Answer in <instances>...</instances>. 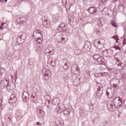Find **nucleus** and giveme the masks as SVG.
<instances>
[{
  "instance_id": "obj_53",
  "label": "nucleus",
  "mask_w": 126,
  "mask_h": 126,
  "mask_svg": "<svg viewBox=\"0 0 126 126\" xmlns=\"http://www.w3.org/2000/svg\"><path fill=\"white\" fill-rule=\"evenodd\" d=\"M2 105V99H0V107H1Z\"/></svg>"
},
{
  "instance_id": "obj_30",
  "label": "nucleus",
  "mask_w": 126,
  "mask_h": 126,
  "mask_svg": "<svg viewBox=\"0 0 126 126\" xmlns=\"http://www.w3.org/2000/svg\"><path fill=\"white\" fill-rule=\"evenodd\" d=\"M125 9V6L123 4H119L118 6V9L120 11H123L124 9Z\"/></svg>"
},
{
  "instance_id": "obj_34",
  "label": "nucleus",
  "mask_w": 126,
  "mask_h": 126,
  "mask_svg": "<svg viewBox=\"0 0 126 126\" xmlns=\"http://www.w3.org/2000/svg\"><path fill=\"white\" fill-rule=\"evenodd\" d=\"M32 37L35 39H37V38H38V34L36 31L32 33Z\"/></svg>"
},
{
  "instance_id": "obj_21",
  "label": "nucleus",
  "mask_w": 126,
  "mask_h": 126,
  "mask_svg": "<svg viewBox=\"0 0 126 126\" xmlns=\"http://www.w3.org/2000/svg\"><path fill=\"white\" fill-rule=\"evenodd\" d=\"M35 41L38 44L41 45L42 42H43V36L41 37H37V38H35Z\"/></svg>"
},
{
  "instance_id": "obj_25",
  "label": "nucleus",
  "mask_w": 126,
  "mask_h": 126,
  "mask_svg": "<svg viewBox=\"0 0 126 126\" xmlns=\"http://www.w3.org/2000/svg\"><path fill=\"white\" fill-rule=\"evenodd\" d=\"M53 103L54 105H59L60 104V99L58 98H55L53 100Z\"/></svg>"
},
{
  "instance_id": "obj_56",
  "label": "nucleus",
  "mask_w": 126,
  "mask_h": 126,
  "mask_svg": "<svg viewBox=\"0 0 126 126\" xmlns=\"http://www.w3.org/2000/svg\"><path fill=\"white\" fill-rule=\"evenodd\" d=\"M98 74V73H95L94 74V76L95 77H99V75Z\"/></svg>"
},
{
  "instance_id": "obj_2",
  "label": "nucleus",
  "mask_w": 126,
  "mask_h": 126,
  "mask_svg": "<svg viewBox=\"0 0 126 126\" xmlns=\"http://www.w3.org/2000/svg\"><path fill=\"white\" fill-rule=\"evenodd\" d=\"M122 104H123L122 98L117 96L114 98L113 102L111 101V100L107 101V107L109 111L113 112L115 110V108L119 109L122 106Z\"/></svg>"
},
{
  "instance_id": "obj_35",
  "label": "nucleus",
  "mask_w": 126,
  "mask_h": 126,
  "mask_svg": "<svg viewBox=\"0 0 126 126\" xmlns=\"http://www.w3.org/2000/svg\"><path fill=\"white\" fill-rule=\"evenodd\" d=\"M75 55H76L77 56H78L80 55V53H81V51H80L79 49H76L75 50Z\"/></svg>"
},
{
  "instance_id": "obj_33",
  "label": "nucleus",
  "mask_w": 126,
  "mask_h": 126,
  "mask_svg": "<svg viewBox=\"0 0 126 126\" xmlns=\"http://www.w3.org/2000/svg\"><path fill=\"white\" fill-rule=\"evenodd\" d=\"M63 112V109L62 107H59V109L57 110V112L58 114H62Z\"/></svg>"
},
{
  "instance_id": "obj_23",
  "label": "nucleus",
  "mask_w": 126,
  "mask_h": 126,
  "mask_svg": "<svg viewBox=\"0 0 126 126\" xmlns=\"http://www.w3.org/2000/svg\"><path fill=\"white\" fill-rule=\"evenodd\" d=\"M79 81H80V79L79 78H76L73 82V84L75 85V86H77L78 84H79Z\"/></svg>"
},
{
  "instance_id": "obj_16",
  "label": "nucleus",
  "mask_w": 126,
  "mask_h": 126,
  "mask_svg": "<svg viewBox=\"0 0 126 126\" xmlns=\"http://www.w3.org/2000/svg\"><path fill=\"white\" fill-rule=\"evenodd\" d=\"M6 89L8 91H11V90H14L15 89V84L13 82H11L10 85H8L6 87Z\"/></svg>"
},
{
  "instance_id": "obj_47",
  "label": "nucleus",
  "mask_w": 126,
  "mask_h": 126,
  "mask_svg": "<svg viewBox=\"0 0 126 126\" xmlns=\"http://www.w3.org/2000/svg\"><path fill=\"white\" fill-rule=\"evenodd\" d=\"M113 38L115 40H116V42H118V40H119V37H118V36H116V35L114 36H113Z\"/></svg>"
},
{
  "instance_id": "obj_61",
  "label": "nucleus",
  "mask_w": 126,
  "mask_h": 126,
  "mask_svg": "<svg viewBox=\"0 0 126 126\" xmlns=\"http://www.w3.org/2000/svg\"><path fill=\"white\" fill-rule=\"evenodd\" d=\"M4 1V0H0V2H3Z\"/></svg>"
},
{
  "instance_id": "obj_3",
  "label": "nucleus",
  "mask_w": 126,
  "mask_h": 126,
  "mask_svg": "<svg viewBox=\"0 0 126 126\" xmlns=\"http://www.w3.org/2000/svg\"><path fill=\"white\" fill-rule=\"evenodd\" d=\"M26 22H27V18L26 17H21L17 18L16 22L15 23V25L16 28H18V27L21 26V25H25Z\"/></svg>"
},
{
  "instance_id": "obj_41",
  "label": "nucleus",
  "mask_w": 126,
  "mask_h": 126,
  "mask_svg": "<svg viewBox=\"0 0 126 126\" xmlns=\"http://www.w3.org/2000/svg\"><path fill=\"white\" fill-rule=\"evenodd\" d=\"M51 65L55 66L56 65V61L52 60Z\"/></svg>"
},
{
  "instance_id": "obj_20",
  "label": "nucleus",
  "mask_w": 126,
  "mask_h": 126,
  "mask_svg": "<svg viewBox=\"0 0 126 126\" xmlns=\"http://www.w3.org/2000/svg\"><path fill=\"white\" fill-rule=\"evenodd\" d=\"M70 112V110L68 109V108H64L63 109V114L66 117V118H68L69 117V113Z\"/></svg>"
},
{
  "instance_id": "obj_51",
  "label": "nucleus",
  "mask_w": 126,
  "mask_h": 126,
  "mask_svg": "<svg viewBox=\"0 0 126 126\" xmlns=\"http://www.w3.org/2000/svg\"><path fill=\"white\" fill-rule=\"evenodd\" d=\"M115 49V50H120V47H116V46H114V47L113 48V49Z\"/></svg>"
},
{
  "instance_id": "obj_18",
  "label": "nucleus",
  "mask_w": 126,
  "mask_h": 126,
  "mask_svg": "<svg viewBox=\"0 0 126 126\" xmlns=\"http://www.w3.org/2000/svg\"><path fill=\"white\" fill-rule=\"evenodd\" d=\"M88 12L91 13V14H94V15H96L97 14V9L95 8L94 7H90L88 10Z\"/></svg>"
},
{
  "instance_id": "obj_1",
  "label": "nucleus",
  "mask_w": 126,
  "mask_h": 126,
  "mask_svg": "<svg viewBox=\"0 0 126 126\" xmlns=\"http://www.w3.org/2000/svg\"><path fill=\"white\" fill-rule=\"evenodd\" d=\"M110 83H113V85H112L111 88H108L106 91V95L108 98H112L113 96H114V94L118 89V84H120V80L118 78H114L110 80Z\"/></svg>"
},
{
  "instance_id": "obj_8",
  "label": "nucleus",
  "mask_w": 126,
  "mask_h": 126,
  "mask_svg": "<svg viewBox=\"0 0 126 126\" xmlns=\"http://www.w3.org/2000/svg\"><path fill=\"white\" fill-rule=\"evenodd\" d=\"M90 42H87L84 45L82 52V53H88V52H90Z\"/></svg>"
},
{
  "instance_id": "obj_62",
  "label": "nucleus",
  "mask_w": 126,
  "mask_h": 126,
  "mask_svg": "<svg viewBox=\"0 0 126 126\" xmlns=\"http://www.w3.org/2000/svg\"><path fill=\"white\" fill-rule=\"evenodd\" d=\"M4 23H1V26H3Z\"/></svg>"
},
{
  "instance_id": "obj_12",
  "label": "nucleus",
  "mask_w": 126,
  "mask_h": 126,
  "mask_svg": "<svg viewBox=\"0 0 126 126\" xmlns=\"http://www.w3.org/2000/svg\"><path fill=\"white\" fill-rule=\"evenodd\" d=\"M42 25L44 27H49L51 25V20L44 17V19L42 20Z\"/></svg>"
},
{
  "instance_id": "obj_6",
  "label": "nucleus",
  "mask_w": 126,
  "mask_h": 126,
  "mask_svg": "<svg viewBox=\"0 0 126 126\" xmlns=\"http://www.w3.org/2000/svg\"><path fill=\"white\" fill-rule=\"evenodd\" d=\"M37 113H38V117L39 119H40V120H42V121H44L45 120V111H44V110L43 109L42 107H39L37 108Z\"/></svg>"
},
{
  "instance_id": "obj_46",
  "label": "nucleus",
  "mask_w": 126,
  "mask_h": 126,
  "mask_svg": "<svg viewBox=\"0 0 126 126\" xmlns=\"http://www.w3.org/2000/svg\"><path fill=\"white\" fill-rule=\"evenodd\" d=\"M52 59H48V61H47V63L48 64H52Z\"/></svg>"
},
{
  "instance_id": "obj_40",
  "label": "nucleus",
  "mask_w": 126,
  "mask_h": 126,
  "mask_svg": "<svg viewBox=\"0 0 126 126\" xmlns=\"http://www.w3.org/2000/svg\"><path fill=\"white\" fill-rule=\"evenodd\" d=\"M111 25H112V26H113V27H115V28H116L117 27V23L116 22H115V21H112L111 22Z\"/></svg>"
},
{
  "instance_id": "obj_60",
  "label": "nucleus",
  "mask_w": 126,
  "mask_h": 126,
  "mask_svg": "<svg viewBox=\"0 0 126 126\" xmlns=\"http://www.w3.org/2000/svg\"><path fill=\"white\" fill-rule=\"evenodd\" d=\"M0 29H1L2 30H3V28H2V26H0Z\"/></svg>"
},
{
  "instance_id": "obj_28",
  "label": "nucleus",
  "mask_w": 126,
  "mask_h": 126,
  "mask_svg": "<svg viewBox=\"0 0 126 126\" xmlns=\"http://www.w3.org/2000/svg\"><path fill=\"white\" fill-rule=\"evenodd\" d=\"M17 42L18 43V44H22L24 43V40H23V39H21V38L19 36L17 38Z\"/></svg>"
},
{
  "instance_id": "obj_43",
  "label": "nucleus",
  "mask_w": 126,
  "mask_h": 126,
  "mask_svg": "<svg viewBox=\"0 0 126 126\" xmlns=\"http://www.w3.org/2000/svg\"><path fill=\"white\" fill-rule=\"evenodd\" d=\"M35 32H36V33H37V35L38 34H40L41 37H43V34H42V32H41V30H38L36 31Z\"/></svg>"
},
{
  "instance_id": "obj_48",
  "label": "nucleus",
  "mask_w": 126,
  "mask_h": 126,
  "mask_svg": "<svg viewBox=\"0 0 126 126\" xmlns=\"http://www.w3.org/2000/svg\"><path fill=\"white\" fill-rule=\"evenodd\" d=\"M94 104H92L91 106H90V109H91V110H90V112H93V109H94V107H93Z\"/></svg>"
},
{
  "instance_id": "obj_31",
  "label": "nucleus",
  "mask_w": 126,
  "mask_h": 126,
  "mask_svg": "<svg viewBox=\"0 0 126 126\" xmlns=\"http://www.w3.org/2000/svg\"><path fill=\"white\" fill-rule=\"evenodd\" d=\"M96 62L98 63L99 64H101V63H103V57H100L96 61Z\"/></svg>"
},
{
  "instance_id": "obj_39",
  "label": "nucleus",
  "mask_w": 126,
  "mask_h": 126,
  "mask_svg": "<svg viewBox=\"0 0 126 126\" xmlns=\"http://www.w3.org/2000/svg\"><path fill=\"white\" fill-rule=\"evenodd\" d=\"M103 56L104 57H108V52L107 50H105L102 53Z\"/></svg>"
},
{
  "instance_id": "obj_37",
  "label": "nucleus",
  "mask_w": 126,
  "mask_h": 126,
  "mask_svg": "<svg viewBox=\"0 0 126 126\" xmlns=\"http://www.w3.org/2000/svg\"><path fill=\"white\" fill-rule=\"evenodd\" d=\"M18 75V72L17 71H16L14 73V78H15V82H16V79H17V76Z\"/></svg>"
},
{
  "instance_id": "obj_54",
  "label": "nucleus",
  "mask_w": 126,
  "mask_h": 126,
  "mask_svg": "<svg viewBox=\"0 0 126 126\" xmlns=\"http://www.w3.org/2000/svg\"><path fill=\"white\" fill-rule=\"evenodd\" d=\"M123 65H125V66L126 67V61H125L124 62V63H123Z\"/></svg>"
},
{
  "instance_id": "obj_59",
  "label": "nucleus",
  "mask_w": 126,
  "mask_h": 126,
  "mask_svg": "<svg viewBox=\"0 0 126 126\" xmlns=\"http://www.w3.org/2000/svg\"><path fill=\"white\" fill-rule=\"evenodd\" d=\"M47 103H48V104H50V103H51V101H50V99H48Z\"/></svg>"
},
{
  "instance_id": "obj_13",
  "label": "nucleus",
  "mask_w": 126,
  "mask_h": 126,
  "mask_svg": "<svg viewBox=\"0 0 126 126\" xmlns=\"http://www.w3.org/2000/svg\"><path fill=\"white\" fill-rule=\"evenodd\" d=\"M123 67H124V65L123 63L118 61L116 62V64H115V68L117 70H122L123 69Z\"/></svg>"
},
{
  "instance_id": "obj_4",
  "label": "nucleus",
  "mask_w": 126,
  "mask_h": 126,
  "mask_svg": "<svg viewBox=\"0 0 126 126\" xmlns=\"http://www.w3.org/2000/svg\"><path fill=\"white\" fill-rule=\"evenodd\" d=\"M94 45L95 48L99 49V50H101V49H103V48H104V45H105V40L103 39H98L95 40L94 42Z\"/></svg>"
},
{
  "instance_id": "obj_29",
  "label": "nucleus",
  "mask_w": 126,
  "mask_h": 126,
  "mask_svg": "<svg viewBox=\"0 0 126 126\" xmlns=\"http://www.w3.org/2000/svg\"><path fill=\"white\" fill-rule=\"evenodd\" d=\"M26 33H22V34L19 35V37H20V38H21L22 40H23L24 41V40L26 39Z\"/></svg>"
},
{
  "instance_id": "obj_22",
  "label": "nucleus",
  "mask_w": 126,
  "mask_h": 126,
  "mask_svg": "<svg viewBox=\"0 0 126 126\" xmlns=\"http://www.w3.org/2000/svg\"><path fill=\"white\" fill-rule=\"evenodd\" d=\"M31 100L35 102L36 100H37V95H36V94H31Z\"/></svg>"
},
{
  "instance_id": "obj_52",
  "label": "nucleus",
  "mask_w": 126,
  "mask_h": 126,
  "mask_svg": "<svg viewBox=\"0 0 126 126\" xmlns=\"http://www.w3.org/2000/svg\"><path fill=\"white\" fill-rule=\"evenodd\" d=\"M126 44V38L123 39V45H125Z\"/></svg>"
},
{
  "instance_id": "obj_44",
  "label": "nucleus",
  "mask_w": 126,
  "mask_h": 126,
  "mask_svg": "<svg viewBox=\"0 0 126 126\" xmlns=\"http://www.w3.org/2000/svg\"><path fill=\"white\" fill-rule=\"evenodd\" d=\"M60 37V39L61 40H58V42H59V43H62V42H63V37L61 36V35L58 36V38Z\"/></svg>"
},
{
  "instance_id": "obj_9",
  "label": "nucleus",
  "mask_w": 126,
  "mask_h": 126,
  "mask_svg": "<svg viewBox=\"0 0 126 126\" xmlns=\"http://www.w3.org/2000/svg\"><path fill=\"white\" fill-rule=\"evenodd\" d=\"M46 56L49 57L52 56L54 54V48L52 47H48L44 51Z\"/></svg>"
},
{
  "instance_id": "obj_55",
  "label": "nucleus",
  "mask_w": 126,
  "mask_h": 126,
  "mask_svg": "<svg viewBox=\"0 0 126 126\" xmlns=\"http://www.w3.org/2000/svg\"><path fill=\"white\" fill-rule=\"evenodd\" d=\"M102 2H107L108 0H100Z\"/></svg>"
},
{
  "instance_id": "obj_7",
  "label": "nucleus",
  "mask_w": 126,
  "mask_h": 126,
  "mask_svg": "<svg viewBox=\"0 0 126 126\" xmlns=\"http://www.w3.org/2000/svg\"><path fill=\"white\" fill-rule=\"evenodd\" d=\"M8 85H9V79H4L3 80L0 81V86L2 88H5Z\"/></svg>"
},
{
  "instance_id": "obj_36",
  "label": "nucleus",
  "mask_w": 126,
  "mask_h": 126,
  "mask_svg": "<svg viewBox=\"0 0 126 126\" xmlns=\"http://www.w3.org/2000/svg\"><path fill=\"white\" fill-rule=\"evenodd\" d=\"M122 78H123V79H124V80H126V72H123L122 73Z\"/></svg>"
},
{
  "instance_id": "obj_49",
  "label": "nucleus",
  "mask_w": 126,
  "mask_h": 126,
  "mask_svg": "<svg viewBox=\"0 0 126 126\" xmlns=\"http://www.w3.org/2000/svg\"><path fill=\"white\" fill-rule=\"evenodd\" d=\"M94 32H96V33H100V30L98 29H94Z\"/></svg>"
},
{
  "instance_id": "obj_27",
  "label": "nucleus",
  "mask_w": 126,
  "mask_h": 126,
  "mask_svg": "<svg viewBox=\"0 0 126 126\" xmlns=\"http://www.w3.org/2000/svg\"><path fill=\"white\" fill-rule=\"evenodd\" d=\"M58 31L59 32H63V23L61 24L58 28Z\"/></svg>"
},
{
  "instance_id": "obj_5",
  "label": "nucleus",
  "mask_w": 126,
  "mask_h": 126,
  "mask_svg": "<svg viewBox=\"0 0 126 126\" xmlns=\"http://www.w3.org/2000/svg\"><path fill=\"white\" fill-rule=\"evenodd\" d=\"M42 73L43 75V78L45 80H48L49 77L52 76V73L51 72V70L49 69L43 68L42 70Z\"/></svg>"
},
{
  "instance_id": "obj_17",
  "label": "nucleus",
  "mask_w": 126,
  "mask_h": 126,
  "mask_svg": "<svg viewBox=\"0 0 126 126\" xmlns=\"http://www.w3.org/2000/svg\"><path fill=\"white\" fill-rule=\"evenodd\" d=\"M112 12L113 11L108 8H104L102 10V13L105 14V15H110Z\"/></svg>"
},
{
  "instance_id": "obj_45",
  "label": "nucleus",
  "mask_w": 126,
  "mask_h": 126,
  "mask_svg": "<svg viewBox=\"0 0 126 126\" xmlns=\"http://www.w3.org/2000/svg\"><path fill=\"white\" fill-rule=\"evenodd\" d=\"M64 65H65V66H66V68H65L67 69V68H68V66H69V63H65Z\"/></svg>"
},
{
  "instance_id": "obj_26",
  "label": "nucleus",
  "mask_w": 126,
  "mask_h": 126,
  "mask_svg": "<svg viewBox=\"0 0 126 126\" xmlns=\"http://www.w3.org/2000/svg\"><path fill=\"white\" fill-rule=\"evenodd\" d=\"M113 53H114V51H113V49H112V48L110 49H108L107 50L108 57H112V56H113Z\"/></svg>"
},
{
  "instance_id": "obj_32",
  "label": "nucleus",
  "mask_w": 126,
  "mask_h": 126,
  "mask_svg": "<svg viewBox=\"0 0 126 126\" xmlns=\"http://www.w3.org/2000/svg\"><path fill=\"white\" fill-rule=\"evenodd\" d=\"M100 55L95 54L93 56L94 60L96 62V61L100 58Z\"/></svg>"
},
{
  "instance_id": "obj_50",
  "label": "nucleus",
  "mask_w": 126,
  "mask_h": 126,
  "mask_svg": "<svg viewBox=\"0 0 126 126\" xmlns=\"http://www.w3.org/2000/svg\"><path fill=\"white\" fill-rule=\"evenodd\" d=\"M119 54L120 53L117 54L116 55L114 56L115 59L119 60V58H117V56H119Z\"/></svg>"
},
{
  "instance_id": "obj_11",
  "label": "nucleus",
  "mask_w": 126,
  "mask_h": 126,
  "mask_svg": "<svg viewBox=\"0 0 126 126\" xmlns=\"http://www.w3.org/2000/svg\"><path fill=\"white\" fill-rule=\"evenodd\" d=\"M79 113L80 116L81 117V118H84L87 117V112H86V110L82 107L79 108Z\"/></svg>"
},
{
  "instance_id": "obj_42",
  "label": "nucleus",
  "mask_w": 126,
  "mask_h": 126,
  "mask_svg": "<svg viewBox=\"0 0 126 126\" xmlns=\"http://www.w3.org/2000/svg\"><path fill=\"white\" fill-rule=\"evenodd\" d=\"M51 65L55 66L56 65V61L52 60Z\"/></svg>"
},
{
  "instance_id": "obj_58",
  "label": "nucleus",
  "mask_w": 126,
  "mask_h": 126,
  "mask_svg": "<svg viewBox=\"0 0 126 126\" xmlns=\"http://www.w3.org/2000/svg\"><path fill=\"white\" fill-rule=\"evenodd\" d=\"M36 125H37V126H40V125H41V123L37 122H36Z\"/></svg>"
},
{
  "instance_id": "obj_63",
  "label": "nucleus",
  "mask_w": 126,
  "mask_h": 126,
  "mask_svg": "<svg viewBox=\"0 0 126 126\" xmlns=\"http://www.w3.org/2000/svg\"><path fill=\"white\" fill-rule=\"evenodd\" d=\"M39 48H38V50H39V51H42V50H41V48L40 47H38Z\"/></svg>"
},
{
  "instance_id": "obj_24",
  "label": "nucleus",
  "mask_w": 126,
  "mask_h": 126,
  "mask_svg": "<svg viewBox=\"0 0 126 126\" xmlns=\"http://www.w3.org/2000/svg\"><path fill=\"white\" fill-rule=\"evenodd\" d=\"M74 68H75V69H77V70H78V71H80V68L79 67H78V65L77 64H74L71 67V70H74Z\"/></svg>"
},
{
  "instance_id": "obj_64",
  "label": "nucleus",
  "mask_w": 126,
  "mask_h": 126,
  "mask_svg": "<svg viewBox=\"0 0 126 126\" xmlns=\"http://www.w3.org/2000/svg\"><path fill=\"white\" fill-rule=\"evenodd\" d=\"M96 121V118H94V120H93L94 123Z\"/></svg>"
},
{
  "instance_id": "obj_19",
  "label": "nucleus",
  "mask_w": 126,
  "mask_h": 126,
  "mask_svg": "<svg viewBox=\"0 0 126 126\" xmlns=\"http://www.w3.org/2000/svg\"><path fill=\"white\" fill-rule=\"evenodd\" d=\"M16 120L18 122L21 121V118H22V115L21 114V112L17 111L16 113Z\"/></svg>"
},
{
  "instance_id": "obj_15",
  "label": "nucleus",
  "mask_w": 126,
  "mask_h": 126,
  "mask_svg": "<svg viewBox=\"0 0 126 126\" xmlns=\"http://www.w3.org/2000/svg\"><path fill=\"white\" fill-rule=\"evenodd\" d=\"M17 98H16V95L15 94H12L10 96V98L9 99V103L10 104H13L16 102Z\"/></svg>"
},
{
  "instance_id": "obj_38",
  "label": "nucleus",
  "mask_w": 126,
  "mask_h": 126,
  "mask_svg": "<svg viewBox=\"0 0 126 126\" xmlns=\"http://www.w3.org/2000/svg\"><path fill=\"white\" fill-rule=\"evenodd\" d=\"M106 75H108L107 72H103V73H99V76H106Z\"/></svg>"
},
{
  "instance_id": "obj_14",
  "label": "nucleus",
  "mask_w": 126,
  "mask_h": 126,
  "mask_svg": "<svg viewBox=\"0 0 126 126\" xmlns=\"http://www.w3.org/2000/svg\"><path fill=\"white\" fill-rule=\"evenodd\" d=\"M22 98L24 102H27L29 100V93L25 91L23 93Z\"/></svg>"
},
{
  "instance_id": "obj_57",
  "label": "nucleus",
  "mask_w": 126,
  "mask_h": 126,
  "mask_svg": "<svg viewBox=\"0 0 126 126\" xmlns=\"http://www.w3.org/2000/svg\"><path fill=\"white\" fill-rule=\"evenodd\" d=\"M96 85H97V86H98V88H100V84L99 83H98V82H97L96 83Z\"/></svg>"
},
{
  "instance_id": "obj_10",
  "label": "nucleus",
  "mask_w": 126,
  "mask_h": 126,
  "mask_svg": "<svg viewBox=\"0 0 126 126\" xmlns=\"http://www.w3.org/2000/svg\"><path fill=\"white\" fill-rule=\"evenodd\" d=\"M102 95H103V90H102L101 88H98L96 93L94 94V98L95 99H100Z\"/></svg>"
}]
</instances>
